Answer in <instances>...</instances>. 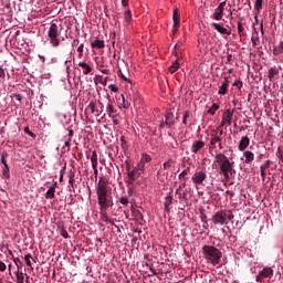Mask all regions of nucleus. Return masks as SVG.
<instances>
[{"label": "nucleus", "mask_w": 283, "mask_h": 283, "mask_svg": "<svg viewBox=\"0 0 283 283\" xmlns=\"http://www.w3.org/2000/svg\"><path fill=\"white\" fill-rule=\"evenodd\" d=\"M17 283H23L25 277L23 276V272H19V270L15 272Z\"/></svg>", "instance_id": "f704fd0d"}, {"label": "nucleus", "mask_w": 283, "mask_h": 283, "mask_svg": "<svg viewBox=\"0 0 283 283\" xmlns=\"http://www.w3.org/2000/svg\"><path fill=\"white\" fill-rule=\"evenodd\" d=\"M30 260H32V254L29 253L24 256L27 266H32V261H30Z\"/></svg>", "instance_id": "a19ab883"}, {"label": "nucleus", "mask_w": 283, "mask_h": 283, "mask_svg": "<svg viewBox=\"0 0 283 283\" xmlns=\"http://www.w3.org/2000/svg\"><path fill=\"white\" fill-rule=\"evenodd\" d=\"M135 169H138V174H143V171H145V164L143 163H138L137 167H135Z\"/></svg>", "instance_id": "79ce46f5"}, {"label": "nucleus", "mask_w": 283, "mask_h": 283, "mask_svg": "<svg viewBox=\"0 0 283 283\" xmlns=\"http://www.w3.org/2000/svg\"><path fill=\"white\" fill-rule=\"evenodd\" d=\"M122 6L127 8V6H129V0H122Z\"/></svg>", "instance_id": "338daca9"}, {"label": "nucleus", "mask_w": 283, "mask_h": 283, "mask_svg": "<svg viewBox=\"0 0 283 283\" xmlns=\"http://www.w3.org/2000/svg\"><path fill=\"white\" fill-rule=\"evenodd\" d=\"M54 193H56V182H54V185L51 186V187L48 189V191H46V193H45L46 200H52V199H54V198H55V195H54Z\"/></svg>", "instance_id": "4be33fe9"}, {"label": "nucleus", "mask_w": 283, "mask_h": 283, "mask_svg": "<svg viewBox=\"0 0 283 283\" xmlns=\"http://www.w3.org/2000/svg\"><path fill=\"white\" fill-rule=\"evenodd\" d=\"M238 32L239 34H242V32H244V27H242V22H238Z\"/></svg>", "instance_id": "3c124183"}, {"label": "nucleus", "mask_w": 283, "mask_h": 283, "mask_svg": "<svg viewBox=\"0 0 283 283\" xmlns=\"http://www.w3.org/2000/svg\"><path fill=\"white\" fill-rule=\"evenodd\" d=\"M99 218H101L102 222L112 224V220L107 216V209H99Z\"/></svg>", "instance_id": "5701e85b"}, {"label": "nucleus", "mask_w": 283, "mask_h": 283, "mask_svg": "<svg viewBox=\"0 0 283 283\" xmlns=\"http://www.w3.org/2000/svg\"><path fill=\"white\" fill-rule=\"evenodd\" d=\"M224 134L223 130H220V134H218V130H212L210 134V146L209 151H213L216 147H218L219 143H222V135Z\"/></svg>", "instance_id": "0eeeda50"}, {"label": "nucleus", "mask_w": 283, "mask_h": 283, "mask_svg": "<svg viewBox=\"0 0 283 283\" xmlns=\"http://www.w3.org/2000/svg\"><path fill=\"white\" fill-rule=\"evenodd\" d=\"M172 21H174L172 32L174 34H176V32H178V28H180V11L178 10V8L174 9Z\"/></svg>", "instance_id": "9b49d317"}, {"label": "nucleus", "mask_w": 283, "mask_h": 283, "mask_svg": "<svg viewBox=\"0 0 283 283\" xmlns=\"http://www.w3.org/2000/svg\"><path fill=\"white\" fill-rule=\"evenodd\" d=\"M128 176L127 182L129 185H134V181L140 178V172H138V169H130L128 172H126Z\"/></svg>", "instance_id": "ddd939ff"}, {"label": "nucleus", "mask_w": 283, "mask_h": 283, "mask_svg": "<svg viewBox=\"0 0 283 283\" xmlns=\"http://www.w3.org/2000/svg\"><path fill=\"white\" fill-rule=\"evenodd\" d=\"M78 67H82L83 71V74L85 76H87V74H91L92 72V66H90V64L85 63V62H80L78 64Z\"/></svg>", "instance_id": "393cba45"}, {"label": "nucleus", "mask_w": 283, "mask_h": 283, "mask_svg": "<svg viewBox=\"0 0 283 283\" xmlns=\"http://www.w3.org/2000/svg\"><path fill=\"white\" fill-rule=\"evenodd\" d=\"M97 193V202L99 209H109V207H114V199L112 197V189L107 187V184L103 180H99L96 189Z\"/></svg>", "instance_id": "f03ea898"}, {"label": "nucleus", "mask_w": 283, "mask_h": 283, "mask_svg": "<svg viewBox=\"0 0 283 283\" xmlns=\"http://www.w3.org/2000/svg\"><path fill=\"white\" fill-rule=\"evenodd\" d=\"M277 74H280V70H277L276 66L271 67L268 73L269 81H273V78H275V76H277Z\"/></svg>", "instance_id": "a878e982"}, {"label": "nucleus", "mask_w": 283, "mask_h": 283, "mask_svg": "<svg viewBox=\"0 0 283 283\" xmlns=\"http://www.w3.org/2000/svg\"><path fill=\"white\" fill-rule=\"evenodd\" d=\"M214 164L218 165L220 176H223L226 182L231 180L235 169H233V163L224 155V153H218L214 156Z\"/></svg>", "instance_id": "f257e3e1"}, {"label": "nucleus", "mask_w": 283, "mask_h": 283, "mask_svg": "<svg viewBox=\"0 0 283 283\" xmlns=\"http://www.w3.org/2000/svg\"><path fill=\"white\" fill-rule=\"evenodd\" d=\"M243 157L245 158V160H244L245 165H251V163H253V160H255V155L251 150H245L243 153Z\"/></svg>", "instance_id": "412c9836"}, {"label": "nucleus", "mask_w": 283, "mask_h": 283, "mask_svg": "<svg viewBox=\"0 0 283 283\" xmlns=\"http://www.w3.org/2000/svg\"><path fill=\"white\" fill-rule=\"evenodd\" d=\"M185 187H187V182L184 181L175 192L179 200H187V191H184Z\"/></svg>", "instance_id": "2eb2a0df"}, {"label": "nucleus", "mask_w": 283, "mask_h": 283, "mask_svg": "<svg viewBox=\"0 0 283 283\" xmlns=\"http://www.w3.org/2000/svg\"><path fill=\"white\" fill-rule=\"evenodd\" d=\"M125 165H126V174H128L129 171H132V161L129 159H126Z\"/></svg>", "instance_id": "a18cd8bd"}, {"label": "nucleus", "mask_w": 283, "mask_h": 283, "mask_svg": "<svg viewBox=\"0 0 283 283\" xmlns=\"http://www.w3.org/2000/svg\"><path fill=\"white\" fill-rule=\"evenodd\" d=\"M140 163H142L143 165H145V163H151V156H149V155H147V154H143V155H142Z\"/></svg>", "instance_id": "c9c22d12"}, {"label": "nucleus", "mask_w": 283, "mask_h": 283, "mask_svg": "<svg viewBox=\"0 0 283 283\" xmlns=\"http://www.w3.org/2000/svg\"><path fill=\"white\" fill-rule=\"evenodd\" d=\"M118 202L120 205H123V207H127V205H129V198H127V197H119L118 198Z\"/></svg>", "instance_id": "4c0bfd02"}, {"label": "nucleus", "mask_w": 283, "mask_h": 283, "mask_svg": "<svg viewBox=\"0 0 283 283\" xmlns=\"http://www.w3.org/2000/svg\"><path fill=\"white\" fill-rule=\"evenodd\" d=\"M201 251L205 260L209 262V264H213V266L220 264L222 252L218 248L213 245H203Z\"/></svg>", "instance_id": "7ed1b4c3"}, {"label": "nucleus", "mask_w": 283, "mask_h": 283, "mask_svg": "<svg viewBox=\"0 0 283 283\" xmlns=\"http://www.w3.org/2000/svg\"><path fill=\"white\" fill-rule=\"evenodd\" d=\"M175 55H176V60L172 62V64L168 69L170 74H175V72H178V70H180V63H178V61L182 56V49L178 44L175 45Z\"/></svg>", "instance_id": "423d86ee"}, {"label": "nucleus", "mask_w": 283, "mask_h": 283, "mask_svg": "<svg viewBox=\"0 0 283 283\" xmlns=\"http://www.w3.org/2000/svg\"><path fill=\"white\" fill-rule=\"evenodd\" d=\"M61 235H62V238H65V239L70 238L67 230H61Z\"/></svg>", "instance_id": "864d4df0"}, {"label": "nucleus", "mask_w": 283, "mask_h": 283, "mask_svg": "<svg viewBox=\"0 0 283 283\" xmlns=\"http://www.w3.org/2000/svg\"><path fill=\"white\" fill-rule=\"evenodd\" d=\"M0 78H6V71L0 69Z\"/></svg>", "instance_id": "0e129e2a"}, {"label": "nucleus", "mask_w": 283, "mask_h": 283, "mask_svg": "<svg viewBox=\"0 0 283 283\" xmlns=\"http://www.w3.org/2000/svg\"><path fill=\"white\" fill-rule=\"evenodd\" d=\"M70 143H72V139L66 140L64 144L67 149H70V145H71Z\"/></svg>", "instance_id": "774afa93"}, {"label": "nucleus", "mask_w": 283, "mask_h": 283, "mask_svg": "<svg viewBox=\"0 0 283 283\" xmlns=\"http://www.w3.org/2000/svg\"><path fill=\"white\" fill-rule=\"evenodd\" d=\"M283 53V42L281 41L277 45L273 48L274 56H280Z\"/></svg>", "instance_id": "c85d7f7f"}, {"label": "nucleus", "mask_w": 283, "mask_h": 283, "mask_svg": "<svg viewBox=\"0 0 283 283\" xmlns=\"http://www.w3.org/2000/svg\"><path fill=\"white\" fill-rule=\"evenodd\" d=\"M273 161H271L270 159H268L263 165L260 166V169H269V167H271V164Z\"/></svg>", "instance_id": "37998d69"}, {"label": "nucleus", "mask_w": 283, "mask_h": 283, "mask_svg": "<svg viewBox=\"0 0 283 283\" xmlns=\"http://www.w3.org/2000/svg\"><path fill=\"white\" fill-rule=\"evenodd\" d=\"M87 109L91 111V114H94L96 112V104L94 101L90 102Z\"/></svg>", "instance_id": "ea45409f"}, {"label": "nucleus", "mask_w": 283, "mask_h": 283, "mask_svg": "<svg viewBox=\"0 0 283 283\" xmlns=\"http://www.w3.org/2000/svg\"><path fill=\"white\" fill-rule=\"evenodd\" d=\"M263 3H264V0H255L254 10H256V12H260L262 10Z\"/></svg>", "instance_id": "72a5a7b5"}, {"label": "nucleus", "mask_w": 283, "mask_h": 283, "mask_svg": "<svg viewBox=\"0 0 283 283\" xmlns=\"http://www.w3.org/2000/svg\"><path fill=\"white\" fill-rule=\"evenodd\" d=\"M8 269V266L6 265V263H3V261H0V271L3 272Z\"/></svg>", "instance_id": "5fc2aeb1"}, {"label": "nucleus", "mask_w": 283, "mask_h": 283, "mask_svg": "<svg viewBox=\"0 0 283 283\" xmlns=\"http://www.w3.org/2000/svg\"><path fill=\"white\" fill-rule=\"evenodd\" d=\"M251 42H252L253 48H258V45L260 43V35H259L258 31H255L252 34Z\"/></svg>", "instance_id": "c756f323"}, {"label": "nucleus", "mask_w": 283, "mask_h": 283, "mask_svg": "<svg viewBox=\"0 0 283 283\" xmlns=\"http://www.w3.org/2000/svg\"><path fill=\"white\" fill-rule=\"evenodd\" d=\"M262 277H273V269L264 268L256 276V282H262Z\"/></svg>", "instance_id": "4468645a"}, {"label": "nucleus", "mask_w": 283, "mask_h": 283, "mask_svg": "<svg viewBox=\"0 0 283 283\" xmlns=\"http://www.w3.org/2000/svg\"><path fill=\"white\" fill-rule=\"evenodd\" d=\"M119 140H120V145H122V149H124V150L129 149V145H127V140L125 139V136H122Z\"/></svg>", "instance_id": "58836bf2"}, {"label": "nucleus", "mask_w": 283, "mask_h": 283, "mask_svg": "<svg viewBox=\"0 0 283 283\" xmlns=\"http://www.w3.org/2000/svg\"><path fill=\"white\" fill-rule=\"evenodd\" d=\"M24 134H28L31 138H36V135L30 130V127L24 128Z\"/></svg>", "instance_id": "c03bdc74"}, {"label": "nucleus", "mask_w": 283, "mask_h": 283, "mask_svg": "<svg viewBox=\"0 0 283 283\" xmlns=\"http://www.w3.org/2000/svg\"><path fill=\"white\" fill-rule=\"evenodd\" d=\"M233 218H235L233 216V211L220 210L212 216L211 220L216 226L222 227L224 224H229V222H231V220H233Z\"/></svg>", "instance_id": "39448f33"}, {"label": "nucleus", "mask_w": 283, "mask_h": 283, "mask_svg": "<svg viewBox=\"0 0 283 283\" xmlns=\"http://www.w3.org/2000/svg\"><path fill=\"white\" fill-rule=\"evenodd\" d=\"M233 120V111L231 108H228L223 114H222V120L220 125L218 126L217 129L220 130V127H224V125H228L231 127V123Z\"/></svg>", "instance_id": "6e6552de"}, {"label": "nucleus", "mask_w": 283, "mask_h": 283, "mask_svg": "<svg viewBox=\"0 0 283 283\" xmlns=\"http://www.w3.org/2000/svg\"><path fill=\"white\" fill-rule=\"evenodd\" d=\"M13 262L18 266V269H19V266H21V264H23V262H21V259H19V258L14 259Z\"/></svg>", "instance_id": "6e6d98bb"}, {"label": "nucleus", "mask_w": 283, "mask_h": 283, "mask_svg": "<svg viewBox=\"0 0 283 283\" xmlns=\"http://www.w3.org/2000/svg\"><path fill=\"white\" fill-rule=\"evenodd\" d=\"M188 175H189V170L187 169L182 170L181 174L179 175V180H182V178H185Z\"/></svg>", "instance_id": "de8ad7c7"}, {"label": "nucleus", "mask_w": 283, "mask_h": 283, "mask_svg": "<svg viewBox=\"0 0 283 283\" xmlns=\"http://www.w3.org/2000/svg\"><path fill=\"white\" fill-rule=\"evenodd\" d=\"M122 98H123L122 107H123L124 109H127V107H129V102H127V101L125 99V95H122Z\"/></svg>", "instance_id": "49530a36"}, {"label": "nucleus", "mask_w": 283, "mask_h": 283, "mask_svg": "<svg viewBox=\"0 0 283 283\" xmlns=\"http://www.w3.org/2000/svg\"><path fill=\"white\" fill-rule=\"evenodd\" d=\"M224 8H227V1L219 3V6L214 9L211 19H214V21H222V18L224 17Z\"/></svg>", "instance_id": "1a4fd4ad"}, {"label": "nucleus", "mask_w": 283, "mask_h": 283, "mask_svg": "<svg viewBox=\"0 0 283 283\" xmlns=\"http://www.w3.org/2000/svg\"><path fill=\"white\" fill-rule=\"evenodd\" d=\"M146 266H149V270L151 271L153 275H158V272H156V270H154V268H151L148 263H146Z\"/></svg>", "instance_id": "680f3d73"}, {"label": "nucleus", "mask_w": 283, "mask_h": 283, "mask_svg": "<svg viewBox=\"0 0 283 283\" xmlns=\"http://www.w3.org/2000/svg\"><path fill=\"white\" fill-rule=\"evenodd\" d=\"M6 156H8V154H6V153H3L1 155V163H2L3 167H6V165H8V161L6 160Z\"/></svg>", "instance_id": "8fccbe9b"}, {"label": "nucleus", "mask_w": 283, "mask_h": 283, "mask_svg": "<svg viewBox=\"0 0 283 283\" xmlns=\"http://www.w3.org/2000/svg\"><path fill=\"white\" fill-rule=\"evenodd\" d=\"M201 149H205L203 140H195L191 145L190 151L191 154H198Z\"/></svg>", "instance_id": "f3484780"}, {"label": "nucleus", "mask_w": 283, "mask_h": 283, "mask_svg": "<svg viewBox=\"0 0 283 283\" xmlns=\"http://www.w3.org/2000/svg\"><path fill=\"white\" fill-rule=\"evenodd\" d=\"M277 158H280V160L283 163V153L279 149V151L276 153Z\"/></svg>", "instance_id": "052dcab7"}, {"label": "nucleus", "mask_w": 283, "mask_h": 283, "mask_svg": "<svg viewBox=\"0 0 283 283\" xmlns=\"http://www.w3.org/2000/svg\"><path fill=\"white\" fill-rule=\"evenodd\" d=\"M234 87H242V82L241 81H237L233 83Z\"/></svg>", "instance_id": "69168bd1"}, {"label": "nucleus", "mask_w": 283, "mask_h": 283, "mask_svg": "<svg viewBox=\"0 0 283 283\" xmlns=\"http://www.w3.org/2000/svg\"><path fill=\"white\" fill-rule=\"evenodd\" d=\"M229 83H231L229 81V77H224V82L221 84V86L219 87L218 94L221 96H224L227 94V92H229Z\"/></svg>", "instance_id": "aec40b11"}, {"label": "nucleus", "mask_w": 283, "mask_h": 283, "mask_svg": "<svg viewBox=\"0 0 283 283\" xmlns=\"http://www.w3.org/2000/svg\"><path fill=\"white\" fill-rule=\"evenodd\" d=\"M124 21L126 25H129V23H132V10L128 9L124 12Z\"/></svg>", "instance_id": "7c9ffc66"}, {"label": "nucleus", "mask_w": 283, "mask_h": 283, "mask_svg": "<svg viewBox=\"0 0 283 283\" xmlns=\"http://www.w3.org/2000/svg\"><path fill=\"white\" fill-rule=\"evenodd\" d=\"M106 112L109 116V118H116V116H118V109H116V107H114V101H112V98L108 97V103L106 106Z\"/></svg>", "instance_id": "f8f14e48"}, {"label": "nucleus", "mask_w": 283, "mask_h": 283, "mask_svg": "<svg viewBox=\"0 0 283 283\" xmlns=\"http://www.w3.org/2000/svg\"><path fill=\"white\" fill-rule=\"evenodd\" d=\"M91 48H96L97 50H103L105 48V41L104 40H95L92 42Z\"/></svg>", "instance_id": "cd10ccee"}, {"label": "nucleus", "mask_w": 283, "mask_h": 283, "mask_svg": "<svg viewBox=\"0 0 283 283\" xmlns=\"http://www.w3.org/2000/svg\"><path fill=\"white\" fill-rule=\"evenodd\" d=\"M165 200H166L164 203L165 211H170V207L174 202V197H171V192H169V195L166 196Z\"/></svg>", "instance_id": "b1692460"}, {"label": "nucleus", "mask_w": 283, "mask_h": 283, "mask_svg": "<svg viewBox=\"0 0 283 283\" xmlns=\"http://www.w3.org/2000/svg\"><path fill=\"white\" fill-rule=\"evenodd\" d=\"M165 120H166V126L168 127V129H171V127H174V125H176V116L171 112L166 113Z\"/></svg>", "instance_id": "dca6fc26"}, {"label": "nucleus", "mask_w": 283, "mask_h": 283, "mask_svg": "<svg viewBox=\"0 0 283 283\" xmlns=\"http://www.w3.org/2000/svg\"><path fill=\"white\" fill-rule=\"evenodd\" d=\"M172 167H174V161H172V159H168L166 163H164V169H165L166 171H169V169L172 168Z\"/></svg>", "instance_id": "e433bc0d"}, {"label": "nucleus", "mask_w": 283, "mask_h": 283, "mask_svg": "<svg viewBox=\"0 0 283 283\" xmlns=\"http://www.w3.org/2000/svg\"><path fill=\"white\" fill-rule=\"evenodd\" d=\"M61 24L59 21H52L49 31H48V41L52 45V48H59L61 45V32H62Z\"/></svg>", "instance_id": "20e7f679"}, {"label": "nucleus", "mask_w": 283, "mask_h": 283, "mask_svg": "<svg viewBox=\"0 0 283 283\" xmlns=\"http://www.w3.org/2000/svg\"><path fill=\"white\" fill-rule=\"evenodd\" d=\"M91 163H92L93 169H96V167H98V154H96V150H93L92 153Z\"/></svg>", "instance_id": "bb28decb"}, {"label": "nucleus", "mask_w": 283, "mask_h": 283, "mask_svg": "<svg viewBox=\"0 0 283 283\" xmlns=\"http://www.w3.org/2000/svg\"><path fill=\"white\" fill-rule=\"evenodd\" d=\"M191 180L193 185H202L207 180V171L206 170H197L192 177Z\"/></svg>", "instance_id": "9d476101"}, {"label": "nucleus", "mask_w": 283, "mask_h": 283, "mask_svg": "<svg viewBox=\"0 0 283 283\" xmlns=\"http://www.w3.org/2000/svg\"><path fill=\"white\" fill-rule=\"evenodd\" d=\"M218 109H220V105H218L217 103L212 104V106L208 109V113L210 114V116H213L216 114V112H218Z\"/></svg>", "instance_id": "473e14b6"}, {"label": "nucleus", "mask_w": 283, "mask_h": 283, "mask_svg": "<svg viewBox=\"0 0 283 283\" xmlns=\"http://www.w3.org/2000/svg\"><path fill=\"white\" fill-rule=\"evenodd\" d=\"M211 27L217 30V32H219L220 34H227L228 36H230L231 31H229L227 28L222 27L220 23H216L212 22Z\"/></svg>", "instance_id": "a211bd4d"}, {"label": "nucleus", "mask_w": 283, "mask_h": 283, "mask_svg": "<svg viewBox=\"0 0 283 283\" xmlns=\"http://www.w3.org/2000/svg\"><path fill=\"white\" fill-rule=\"evenodd\" d=\"M189 118V112L186 111L185 114H184V118H182V124L184 125H187V119Z\"/></svg>", "instance_id": "09e8293b"}, {"label": "nucleus", "mask_w": 283, "mask_h": 283, "mask_svg": "<svg viewBox=\"0 0 283 283\" xmlns=\"http://www.w3.org/2000/svg\"><path fill=\"white\" fill-rule=\"evenodd\" d=\"M13 96H14L15 101H19V102L23 101L22 94H14Z\"/></svg>", "instance_id": "bf43d9fd"}, {"label": "nucleus", "mask_w": 283, "mask_h": 283, "mask_svg": "<svg viewBox=\"0 0 283 283\" xmlns=\"http://www.w3.org/2000/svg\"><path fill=\"white\" fill-rule=\"evenodd\" d=\"M165 127H167V120H161L159 124V129H165Z\"/></svg>", "instance_id": "4d7b16f0"}, {"label": "nucleus", "mask_w": 283, "mask_h": 283, "mask_svg": "<svg viewBox=\"0 0 283 283\" xmlns=\"http://www.w3.org/2000/svg\"><path fill=\"white\" fill-rule=\"evenodd\" d=\"M249 145H251V139L248 136L241 137L239 147H238L239 151H244V149H247V147H249Z\"/></svg>", "instance_id": "6ab92c4d"}, {"label": "nucleus", "mask_w": 283, "mask_h": 283, "mask_svg": "<svg viewBox=\"0 0 283 283\" xmlns=\"http://www.w3.org/2000/svg\"><path fill=\"white\" fill-rule=\"evenodd\" d=\"M83 48H85L84 44H80V46L77 48V52L80 53V56H83Z\"/></svg>", "instance_id": "13d9d810"}, {"label": "nucleus", "mask_w": 283, "mask_h": 283, "mask_svg": "<svg viewBox=\"0 0 283 283\" xmlns=\"http://www.w3.org/2000/svg\"><path fill=\"white\" fill-rule=\"evenodd\" d=\"M2 178L10 179V166L6 165L2 168Z\"/></svg>", "instance_id": "2f4dec72"}, {"label": "nucleus", "mask_w": 283, "mask_h": 283, "mask_svg": "<svg viewBox=\"0 0 283 283\" xmlns=\"http://www.w3.org/2000/svg\"><path fill=\"white\" fill-rule=\"evenodd\" d=\"M108 88L111 90V92H114V93L118 92V88L116 87L115 84L108 85Z\"/></svg>", "instance_id": "603ef678"}, {"label": "nucleus", "mask_w": 283, "mask_h": 283, "mask_svg": "<svg viewBox=\"0 0 283 283\" xmlns=\"http://www.w3.org/2000/svg\"><path fill=\"white\" fill-rule=\"evenodd\" d=\"M69 184L72 185V187H74V175L70 176Z\"/></svg>", "instance_id": "e2e57ef3"}]
</instances>
